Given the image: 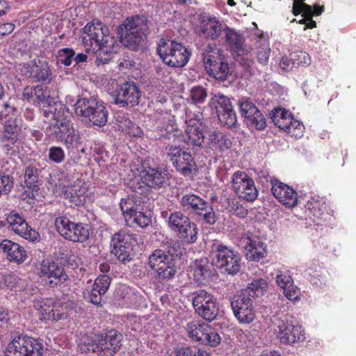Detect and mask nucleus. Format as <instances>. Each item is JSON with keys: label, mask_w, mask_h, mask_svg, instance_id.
<instances>
[{"label": "nucleus", "mask_w": 356, "mask_h": 356, "mask_svg": "<svg viewBox=\"0 0 356 356\" xmlns=\"http://www.w3.org/2000/svg\"><path fill=\"white\" fill-rule=\"evenodd\" d=\"M82 40L86 51L90 49L93 51H99L95 63L97 65L108 63L111 59V54L116 52L115 38L108 33V29L98 20H92L83 28Z\"/></svg>", "instance_id": "obj_1"}, {"label": "nucleus", "mask_w": 356, "mask_h": 356, "mask_svg": "<svg viewBox=\"0 0 356 356\" xmlns=\"http://www.w3.org/2000/svg\"><path fill=\"white\" fill-rule=\"evenodd\" d=\"M50 109L44 110L45 120L49 121L46 128L47 134L58 140L72 145L77 140V136L68 118V110L63 104H55Z\"/></svg>", "instance_id": "obj_2"}, {"label": "nucleus", "mask_w": 356, "mask_h": 356, "mask_svg": "<svg viewBox=\"0 0 356 356\" xmlns=\"http://www.w3.org/2000/svg\"><path fill=\"white\" fill-rule=\"evenodd\" d=\"M148 33V20L144 15L127 17L118 28L120 42L131 50L145 47Z\"/></svg>", "instance_id": "obj_3"}, {"label": "nucleus", "mask_w": 356, "mask_h": 356, "mask_svg": "<svg viewBox=\"0 0 356 356\" xmlns=\"http://www.w3.org/2000/svg\"><path fill=\"white\" fill-rule=\"evenodd\" d=\"M272 323L277 338L281 343L291 345L304 340V330L288 314L277 313L273 316Z\"/></svg>", "instance_id": "obj_4"}, {"label": "nucleus", "mask_w": 356, "mask_h": 356, "mask_svg": "<svg viewBox=\"0 0 356 356\" xmlns=\"http://www.w3.org/2000/svg\"><path fill=\"white\" fill-rule=\"evenodd\" d=\"M74 111L77 115L88 119L95 126L103 127L108 120V111L104 103L94 97L78 99Z\"/></svg>", "instance_id": "obj_5"}, {"label": "nucleus", "mask_w": 356, "mask_h": 356, "mask_svg": "<svg viewBox=\"0 0 356 356\" xmlns=\"http://www.w3.org/2000/svg\"><path fill=\"white\" fill-rule=\"evenodd\" d=\"M157 53L163 63L172 67H184L191 55L181 43L163 38L158 44Z\"/></svg>", "instance_id": "obj_6"}, {"label": "nucleus", "mask_w": 356, "mask_h": 356, "mask_svg": "<svg viewBox=\"0 0 356 356\" xmlns=\"http://www.w3.org/2000/svg\"><path fill=\"white\" fill-rule=\"evenodd\" d=\"M146 265L154 272L155 277L163 281L172 280L177 272L174 259L161 249H156L149 255Z\"/></svg>", "instance_id": "obj_7"}, {"label": "nucleus", "mask_w": 356, "mask_h": 356, "mask_svg": "<svg viewBox=\"0 0 356 356\" xmlns=\"http://www.w3.org/2000/svg\"><path fill=\"white\" fill-rule=\"evenodd\" d=\"M122 335L117 330H111L105 335H96L92 342L88 343V352L96 356H113L122 346Z\"/></svg>", "instance_id": "obj_8"}, {"label": "nucleus", "mask_w": 356, "mask_h": 356, "mask_svg": "<svg viewBox=\"0 0 356 356\" xmlns=\"http://www.w3.org/2000/svg\"><path fill=\"white\" fill-rule=\"evenodd\" d=\"M165 152L166 158L181 175L191 177L197 171V166L193 156L179 145L168 144L165 148Z\"/></svg>", "instance_id": "obj_9"}, {"label": "nucleus", "mask_w": 356, "mask_h": 356, "mask_svg": "<svg viewBox=\"0 0 356 356\" xmlns=\"http://www.w3.org/2000/svg\"><path fill=\"white\" fill-rule=\"evenodd\" d=\"M191 302L195 313L207 321L216 320L219 307L215 296L205 290L200 289L191 293Z\"/></svg>", "instance_id": "obj_10"}, {"label": "nucleus", "mask_w": 356, "mask_h": 356, "mask_svg": "<svg viewBox=\"0 0 356 356\" xmlns=\"http://www.w3.org/2000/svg\"><path fill=\"white\" fill-rule=\"evenodd\" d=\"M43 346L38 339L27 335L15 337L7 345L6 356H42Z\"/></svg>", "instance_id": "obj_11"}, {"label": "nucleus", "mask_w": 356, "mask_h": 356, "mask_svg": "<svg viewBox=\"0 0 356 356\" xmlns=\"http://www.w3.org/2000/svg\"><path fill=\"white\" fill-rule=\"evenodd\" d=\"M168 225L171 231L177 233L184 242L191 244L197 241L198 229L190 218L180 211L171 213L168 217Z\"/></svg>", "instance_id": "obj_12"}, {"label": "nucleus", "mask_w": 356, "mask_h": 356, "mask_svg": "<svg viewBox=\"0 0 356 356\" xmlns=\"http://www.w3.org/2000/svg\"><path fill=\"white\" fill-rule=\"evenodd\" d=\"M180 205L185 211H190L199 216L205 223L211 225L215 224L217 217L211 204L193 193L183 195L179 201Z\"/></svg>", "instance_id": "obj_13"}, {"label": "nucleus", "mask_w": 356, "mask_h": 356, "mask_svg": "<svg viewBox=\"0 0 356 356\" xmlns=\"http://www.w3.org/2000/svg\"><path fill=\"white\" fill-rule=\"evenodd\" d=\"M215 265L228 275L237 274L241 268V258L239 253L232 248L223 244L216 247L214 252Z\"/></svg>", "instance_id": "obj_14"}, {"label": "nucleus", "mask_w": 356, "mask_h": 356, "mask_svg": "<svg viewBox=\"0 0 356 356\" xmlns=\"http://www.w3.org/2000/svg\"><path fill=\"white\" fill-rule=\"evenodd\" d=\"M120 207L126 225L135 227H145L152 222L149 215L140 211V204L134 197L122 198Z\"/></svg>", "instance_id": "obj_15"}, {"label": "nucleus", "mask_w": 356, "mask_h": 356, "mask_svg": "<svg viewBox=\"0 0 356 356\" xmlns=\"http://www.w3.org/2000/svg\"><path fill=\"white\" fill-rule=\"evenodd\" d=\"M55 226L62 236L73 242L83 243L88 239L90 236L88 225L72 222L65 216L56 218Z\"/></svg>", "instance_id": "obj_16"}, {"label": "nucleus", "mask_w": 356, "mask_h": 356, "mask_svg": "<svg viewBox=\"0 0 356 356\" xmlns=\"http://www.w3.org/2000/svg\"><path fill=\"white\" fill-rule=\"evenodd\" d=\"M115 104L120 107L131 108L140 102L141 92L138 85L134 81H127L118 85L111 92Z\"/></svg>", "instance_id": "obj_17"}, {"label": "nucleus", "mask_w": 356, "mask_h": 356, "mask_svg": "<svg viewBox=\"0 0 356 356\" xmlns=\"http://www.w3.org/2000/svg\"><path fill=\"white\" fill-rule=\"evenodd\" d=\"M136 242V234L121 230L112 236L111 241V252L122 262L130 261L134 243Z\"/></svg>", "instance_id": "obj_18"}, {"label": "nucleus", "mask_w": 356, "mask_h": 356, "mask_svg": "<svg viewBox=\"0 0 356 356\" xmlns=\"http://www.w3.org/2000/svg\"><path fill=\"white\" fill-rule=\"evenodd\" d=\"M230 303L234 316L240 324H250L254 320L255 311L252 300L245 293L234 295Z\"/></svg>", "instance_id": "obj_19"}, {"label": "nucleus", "mask_w": 356, "mask_h": 356, "mask_svg": "<svg viewBox=\"0 0 356 356\" xmlns=\"http://www.w3.org/2000/svg\"><path fill=\"white\" fill-rule=\"evenodd\" d=\"M232 188L238 197L253 202L258 196L254 182L245 172L237 171L232 177Z\"/></svg>", "instance_id": "obj_20"}, {"label": "nucleus", "mask_w": 356, "mask_h": 356, "mask_svg": "<svg viewBox=\"0 0 356 356\" xmlns=\"http://www.w3.org/2000/svg\"><path fill=\"white\" fill-rule=\"evenodd\" d=\"M238 105L241 115L248 127L257 130H264L266 128V121L264 115L250 99H240Z\"/></svg>", "instance_id": "obj_21"}, {"label": "nucleus", "mask_w": 356, "mask_h": 356, "mask_svg": "<svg viewBox=\"0 0 356 356\" xmlns=\"http://www.w3.org/2000/svg\"><path fill=\"white\" fill-rule=\"evenodd\" d=\"M189 269L193 280L198 285L209 284L217 277L213 264L207 257L194 261Z\"/></svg>", "instance_id": "obj_22"}, {"label": "nucleus", "mask_w": 356, "mask_h": 356, "mask_svg": "<svg viewBox=\"0 0 356 356\" xmlns=\"http://www.w3.org/2000/svg\"><path fill=\"white\" fill-rule=\"evenodd\" d=\"M211 104L214 106L220 123L229 128H235L237 126V117L228 97L222 95H215L211 99Z\"/></svg>", "instance_id": "obj_23"}, {"label": "nucleus", "mask_w": 356, "mask_h": 356, "mask_svg": "<svg viewBox=\"0 0 356 356\" xmlns=\"http://www.w3.org/2000/svg\"><path fill=\"white\" fill-rule=\"evenodd\" d=\"M27 127L20 118L9 119L4 125L1 141L10 142L13 145L21 144L26 135Z\"/></svg>", "instance_id": "obj_24"}, {"label": "nucleus", "mask_w": 356, "mask_h": 356, "mask_svg": "<svg viewBox=\"0 0 356 356\" xmlns=\"http://www.w3.org/2000/svg\"><path fill=\"white\" fill-rule=\"evenodd\" d=\"M6 222L8 229L29 241H35L39 238V234L29 227L26 220L15 211L8 215Z\"/></svg>", "instance_id": "obj_25"}, {"label": "nucleus", "mask_w": 356, "mask_h": 356, "mask_svg": "<svg viewBox=\"0 0 356 356\" xmlns=\"http://www.w3.org/2000/svg\"><path fill=\"white\" fill-rule=\"evenodd\" d=\"M142 181L148 187L160 189L167 184L168 170L161 166L144 165Z\"/></svg>", "instance_id": "obj_26"}, {"label": "nucleus", "mask_w": 356, "mask_h": 356, "mask_svg": "<svg viewBox=\"0 0 356 356\" xmlns=\"http://www.w3.org/2000/svg\"><path fill=\"white\" fill-rule=\"evenodd\" d=\"M40 275L49 279L48 286L55 287L69 280L63 268L54 261H43L40 266Z\"/></svg>", "instance_id": "obj_27"}, {"label": "nucleus", "mask_w": 356, "mask_h": 356, "mask_svg": "<svg viewBox=\"0 0 356 356\" xmlns=\"http://www.w3.org/2000/svg\"><path fill=\"white\" fill-rule=\"evenodd\" d=\"M271 185L272 193L279 202L289 207L297 205L298 194L291 187L277 179L271 180Z\"/></svg>", "instance_id": "obj_28"}, {"label": "nucleus", "mask_w": 356, "mask_h": 356, "mask_svg": "<svg viewBox=\"0 0 356 356\" xmlns=\"http://www.w3.org/2000/svg\"><path fill=\"white\" fill-rule=\"evenodd\" d=\"M244 240H246L245 250L247 259L259 261L266 256V247L258 236L251 234Z\"/></svg>", "instance_id": "obj_29"}, {"label": "nucleus", "mask_w": 356, "mask_h": 356, "mask_svg": "<svg viewBox=\"0 0 356 356\" xmlns=\"http://www.w3.org/2000/svg\"><path fill=\"white\" fill-rule=\"evenodd\" d=\"M207 145L210 148L223 153L232 147L231 138L225 133L219 130H211L207 133Z\"/></svg>", "instance_id": "obj_30"}, {"label": "nucleus", "mask_w": 356, "mask_h": 356, "mask_svg": "<svg viewBox=\"0 0 356 356\" xmlns=\"http://www.w3.org/2000/svg\"><path fill=\"white\" fill-rule=\"evenodd\" d=\"M0 250L6 254V259L10 261L21 264L24 262L27 253L23 246L10 240L5 239L0 243Z\"/></svg>", "instance_id": "obj_31"}, {"label": "nucleus", "mask_w": 356, "mask_h": 356, "mask_svg": "<svg viewBox=\"0 0 356 356\" xmlns=\"http://www.w3.org/2000/svg\"><path fill=\"white\" fill-rule=\"evenodd\" d=\"M225 41L229 49L237 56H241L244 52L245 38L233 28L225 25Z\"/></svg>", "instance_id": "obj_32"}, {"label": "nucleus", "mask_w": 356, "mask_h": 356, "mask_svg": "<svg viewBox=\"0 0 356 356\" xmlns=\"http://www.w3.org/2000/svg\"><path fill=\"white\" fill-rule=\"evenodd\" d=\"M201 35L212 40L219 38L225 26L216 17H204L200 22Z\"/></svg>", "instance_id": "obj_33"}, {"label": "nucleus", "mask_w": 356, "mask_h": 356, "mask_svg": "<svg viewBox=\"0 0 356 356\" xmlns=\"http://www.w3.org/2000/svg\"><path fill=\"white\" fill-rule=\"evenodd\" d=\"M54 300L52 299H46L42 300L40 305H38V310L42 316V319L59 321L66 318V315L65 313H56V312H57L56 308L60 307V305L54 306Z\"/></svg>", "instance_id": "obj_34"}, {"label": "nucleus", "mask_w": 356, "mask_h": 356, "mask_svg": "<svg viewBox=\"0 0 356 356\" xmlns=\"http://www.w3.org/2000/svg\"><path fill=\"white\" fill-rule=\"evenodd\" d=\"M33 95L38 104H40V113L43 117L44 109L51 110L50 107H53L55 104H62L60 102H55L54 98L50 97L47 88H43L41 86L33 87Z\"/></svg>", "instance_id": "obj_35"}, {"label": "nucleus", "mask_w": 356, "mask_h": 356, "mask_svg": "<svg viewBox=\"0 0 356 356\" xmlns=\"http://www.w3.org/2000/svg\"><path fill=\"white\" fill-rule=\"evenodd\" d=\"M223 58L222 51L216 45L209 44L202 52V60L206 70Z\"/></svg>", "instance_id": "obj_36"}, {"label": "nucleus", "mask_w": 356, "mask_h": 356, "mask_svg": "<svg viewBox=\"0 0 356 356\" xmlns=\"http://www.w3.org/2000/svg\"><path fill=\"white\" fill-rule=\"evenodd\" d=\"M268 289V282L265 279H255L249 283L247 288L242 290L241 293H244L252 299L259 297L265 294Z\"/></svg>", "instance_id": "obj_37"}, {"label": "nucleus", "mask_w": 356, "mask_h": 356, "mask_svg": "<svg viewBox=\"0 0 356 356\" xmlns=\"http://www.w3.org/2000/svg\"><path fill=\"white\" fill-rule=\"evenodd\" d=\"M39 177L38 169L32 165H26L24 168V186L31 191V197H33V192L38 190V181ZM31 197V195H28Z\"/></svg>", "instance_id": "obj_38"}, {"label": "nucleus", "mask_w": 356, "mask_h": 356, "mask_svg": "<svg viewBox=\"0 0 356 356\" xmlns=\"http://www.w3.org/2000/svg\"><path fill=\"white\" fill-rule=\"evenodd\" d=\"M30 76L38 82L49 83L51 81V72L47 63L43 62L40 65H34L32 67Z\"/></svg>", "instance_id": "obj_39"}, {"label": "nucleus", "mask_w": 356, "mask_h": 356, "mask_svg": "<svg viewBox=\"0 0 356 356\" xmlns=\"http://www.w3.org/2000/svg\"><path fill=\"white\" fill-rule=\"evenodd\" d=\"M205 138L199 127H186L185 140L188 145L201 147Z\"/></svg>", "instance_id": "obj_40"}, {"label": "nucleus", "mask_w": 356, "mask_h": 356, "mask_svg": "<svg viewBox=\"0 0 356 356\" xmlns=\"http://www.w3.org/2000/svg\"><path fill=\"white\" fill-rule=\"evenodd\" d=\"M256 54L259 63L266 65L270 54V48L268 42L262 38H259L257 41Z\"/></svg>", "instance_id": "obj_41"}, {"label": "nucleus", "mask_w": 356, "mask_h": 356, "mask_svg": "<svg viewBox=\"0 0 356 356\" xmlns=\"http://www.w3.org/2000/svg\"><path fill=\"white\" fill-rule=\"evenodd\" d=\"M211 76L220 81H224L227 78L229 73V65L223 58L218 63H215L212 67L207 70Z\"/></svg>", "instance_id": "obj_42"}, {"label": "nucleus", "mask_w": 356, "mask_h": 356, "mask_svg": "<svg viewBox=\"0 0 356 356\" xmlns=\"http://www.w3.org/2000/svg\"><path fill=\"white\" fill-rule=\"evenodd\" d=\"M119 129L122 132L127 134L130 136L140 137L143 134V131L137 124L132 122L127 117L123 116L120 120H118Z\"/></svg>", "instance_id": "obj_43"}, {"label": "nucleus", "mask_w": 356, "mask_h": 356, "mask_svg": "<svg viewBox=\"0 0 356 356\" xmlns=\"http://www.w3.org/2000/svg\"><path fill=\"white\" fill-rule=\"evenodd\" d=\"M306 207L312 212L314 216L321 218L326 209V204L322 197L316 196L312 197L311 199L308 200Z\"/></svg>", "instance_id": "obj_44"}, {"label": "nucleus", "mask_w": 356, "mask_h": 356, "mask_svg": "<svg viewBox=\"0 0 356 356\" xmlns=\"http://www.w3.org/2000/svg\"><path fill=\"white\" fill-rule=\"evenodd\" d=\"M207 326V324L205 323L200 324L197 321H191L186 324V330L189 337L201 342Z\"/></svg>", "instance_id": "obj_45"}, {"label": "nucleus", "mask_w": 356, "mask_h": 356, "mask_svg": "<svg viewBox=\"0 0 356 356\" xmlns=\"http://www.w3.org/2000/svg\"><path fill=\"white\" fill-rule=\"evenodd\" d=\"M221 341L219 334L211 326L207 325L201 343L211 347L217 346Z\"/></svg>", "instance_id": "obj_46"}, {"label": "nucleus", "mask_w": 356, "mask_h": 356, "mask_svg": "<svg viewBox=\"0 0 356 356\" xmlns=\"http://www.w3.org/2000/svg\"><path fill=\"white\" fill-rule=\"evenodd\" d=\"M204 121L203 114L200 111H193L189 108L186 110L185 122L187 127H198V124L203 126L205 124Z\"/></svg>", "instance_id": "obj_47"}, {"label": "nucleus", "mask_w": 356, "mask_h": 356, "mask_svg": "<svg viewBox=\"0 0 356 356\" xmlns=\"http://www.w3.org/2000/svg\"><path fill=\"white\" fill-rule=\"evenodd\" d=\"M139 296L135 293L131 289L126 288L124 289L123 296H122V302L120 305L125 307H131L137 305Z\"/></svg>", "instance_id": "obj_48"}, {"label": "nucleus", "mask_w": 356, "mask_h": 356, "mask_svg": "<svg viewBox=\"0 0 356 356\" xmlns=\"http://www.w3.org/2000/svg\"><path fill=\"white\" fill-rule=\"evenodd\" d=\"M207 97V92L204 88L202 86H195L191 88L190 97L194 104H200L204 102Z\"/></svg>", "instance_id": "obj_49"}, {"label": "nucleus", "mask_w": 356, "mask_h": 356, "mask_svg": "<svg viewBox=\"0 0 356 356\" xmlns=\"http://www.w3.org/2000/svg\"><path fill=\"white\" fill-rule=\"evenodd\" d=\"M74 55L75 53L72 49H61L58 51L56 56L57 63L63 64L65 66H70L72 64Z\"/></svg>", "instance_id": "obj_50"}, {"label": "nucleus", "mask_w": 356, "mask_h": 356, "mask_svg": "<svg viewBox=\"0 0 356 356\" xmlns=\"http://www.w3.org/2000/svg\"><path fill=\"white\" fill-rule=\"evenodd\" d=\"M176 356H209V354L196 347H181L177 349Z\"/></svg>", "instance_id": "obj_51"}, {"label": "nucleus", "mask_w": 356, "mask_h": 356, "mask_svg": "<svg viewBox=\"0 0 356 356\" xmlns=\"http://www.w3.org/2000/svg\"><path fill=\"white\" fill-rule=\"evenodd\" d=\"M238 56L239 58H238L237 60L243 70L242 74L246 77L251 76L254 72V60L248 57L241 56Z\"/></svg>", "instance_id": "obj_52"}, {"label": "nucleus", "mask_w": 356, "mask_h": 356, "mask_svg": "<svg viewBox=\"0 0 356 356\" xmlns=\"http://www.w3.org/2000/svg\"><path fill=\"white\" fill-rule=\"evenodd\" d=\"M48 158L53 163H60L65 160V152L60 147H51L49 149Z\"/></svg>", "instance_id": "obj_53"}, {"label": "nucleus", "mask_w": 356, "mask_h": 356, "mask_svg": "<svg viewBox=\"0 0 356 356\" xmlns=\"http://www.w3.org/2000/svg\"><path fill=\"white\" fill-rule=\"evenodd\" d=\"M111 284V278L107 275H99L94 282L92 286L102 293H106Z\"/></svg>", "instance_id": "obj_54"}, {"label": "nucleus", "mask_w": 356, "mask_h": 356, "mask_svg": "<svg viewBox=\"0 0 356 356\" xmlns=\"http://www.w3.org/2000/svg\"><path fill=\"white\" fill-rule=\"evenodd\" d=\"M166 252L167 254L170 255L172 259L174 257L180 258L185 253V248L182 243L177 241L170 243Z\"/></svg>", "instance_id": "obj_55"}, {"label": "nucleus", "mask_w": 356, "mask_h": 356, "mask_svg": "<svg viewBox=\"0 0 356 356\" xmlns=\"http://www.w3.org/2000/svg\"><path fill=\"white\" fill-rule=\"evenodd\" d=\"M13 177L9 175H0V195L8 194L13 188Z\"/></svg>", "instance_id": "obj_56"}, {"label": "nucleus", "mask_w": 356, "mask_h": 356, "mask_svg": "<svg viewBox=\"0 0 356 356\" xmlns=\"http://www.w3.org/2000/svg\"><path fill=\"white\" fill-rule=\"evenodd\" d=\"M103 295H104V293H102V291H99V290L92 286V289L90 290H88L85 293V298L92 304L98 306L101 305Z\"/></svg>", "instance_id": "obj_57"}, {"label": "nucleus", "mask_w": 356, "mask_h": 356, "mask_svg": "<svg viewBox=\"0 0 356 356\" xmlns=\"http://www.w3.org/2000/svg\"><path fill=\"white\" fill-rule=\"evenodd\" d=\"M18 277L14 274H0V289L14 287L18 282Z\"/></svg>", "instance_id": "obj_58"}, {"label": "nucleus", "mask_w": 356, "mask_h": 356, "mask_svg": "<svg viewBox=\"0 0 356 356\" xmlns=\"http://www.w3.org/2000/svg\"><path fill=\"white\" fill-rule=\"evenodd\" d=\"M291 58L295 60L296 66L309 65L311 63V59L308 54L304 51H296L291 53Z\"/></svg>", "instance_id": "obj_59"}, {"label": "nucleus", "mask_w": 356, "mask_h": 356, "mask_svg": "<svg viewBox=\"0 0 356 356\" xmlns=\"http://www.w3.org/2000/svg\"><path fill=\"white\" fill-rule=\"evenodd\" d=\"M290 129L288 130V134L295 138H300L302 136L304 125L298 120L292 118V122L289 125Z\"/></svg>", "instance_id": "obj_60"}, {"label": "nucleus", "mask_w": 356, "mask_h": 356, "mask_svg": "<svg viewBox=\"0 0 356 356\" xmlns=\"http://www.w3.org/2000/svg\"><path fill=\"white\" fill-rule=\"evenodd\" d=\"M293 118H280L277 115H273L272 117V120L275 126H277L279 129L284 130L285 132H288V130L290 129L289 125L292 122Z\"/></svg>", "instance_id": "obj_61"}, {"label": "nucleus", "mask_w": 356, "mask_h": 356, "mask_svg": "<svg viewBox=\"0 0 356 356\" xmlns=\"http://www.w3.org/2000/svg\"><path fill=\"white\" fill-rule=\"evenodd\" d=\"M293 280L290 275L287 273L280 272L276 276V283L282 289H284L286 286H291Z\"/></svg>", "instance_id": "obj_62"}, {"label": "nucleus", "mask_w": 356, "mask_h": 356, "mask_svg": "<svg viewBox=\"0 0 356 356\" xmlns=\"http://www.w3.org/2000/svg\"><path fill=\"white\" fill-rule=\"evenodd\" d=\"M285 296L290 300H296L298 296V289L296 286L293 285L286 286L283 289Z\"/></svg>", "instance_id": "obj_63"}, {"label": "nucleus", "mask_w": 356, "mask_h": 356, "mask_svg": "<svg viewBox=\"0 0 356 356\" xmlns=\"http://www.w3.org/2000/svg\"><path fill=\"white\" fill-rule=\"evenodd\" d=\"M280 66L283 70L285 71H290L293 67H297L295 60L291 58V54H290V58L285 56L282 57L280 63Z\"/></svg>", "instance_id": "obj_64"}]
</instances>
